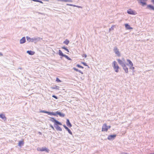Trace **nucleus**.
Instances as JSON below:
<instances>
[{"label": "nucleus", "mask_w": 154, "mask_h": 154, "mask_svg": "<svg viewBox=\"0 0 154 154\" xmlns=\"http://www.w3.org/2000/svg\"><path fill=\"white\" fill-rule=\"evenodd\" d=\"M27 40L29 42H34L36 43L39 41H40L42 39V38L38 37H35L33 38H30L29 37L26 36Z\"/></svg>", "instance_id": "nucleus-1"}, {"label": "nucleus", "mask_w": 154, "mask_h": 154, "mask_svg": "<svg viewBox=\"0 0 154 154\" xmlns=\"http://www.w3.org/2000/svg\"><path fill=\"white\" fill-rule=\"evenodd\" d=\"M112 65L115 71L116 72H119V67L116 61H114L112 63Z\"/></svg>", "instance_id": "nucleus-2"}, {"label": "nucleus", "mask_w": 154, "mask_h": 154, "mask_svg": "<svg viewBox=\"0 0 154 154\" xmlns=\"http://www.w3.org/2000/svg\"><path fill=\"white\" fill-rule=\"evenodd\" d=\"M110 126H107L106 124H103L102 126V131H107L108 129L110 128Z\"/></svg>", "instance_id": "nucleus-3"}, {"label": "nucleus", "mask_w": 154, "mask_h": 154, "mask_svg": "<svg viewBox=\"0 0 154 154\" xmlns=\"http://www.w3.org/2000/svg\"><path fill=\"white\" fill-rule=\"evenodd\" d=\"M113 51L117 56L119 57L120 56V53L119 51V50L116 47H114L113 49Z\"/></svg>", "instance_id": "nucleus-4"}, {"label": "nucleus", "mask_w": 154, "mask_h": 154, "mask_svg": "<svg viewBox=\"0 0 154 154\" xmlns=\"http://www.w3.org/2000/svg\"><path fill=\"white\" fill-rule=\"evenodd\" d=\"M37 149L38 151H46L47 152H48L49 150L46 147H38L37 148Z\"/></svg>", "instance_id": "nucleus-5"}, {"label": "nucleus", "mask_w": 154, "mask_h": 154, "mask_svg": "<svg viewBox=\"0 0 154 154\" xmlns=\"http://www.w3.org/2000/svg\"><path fill=\"white\" fill-rule=\"evenodd\" d=\"M117 60L118 61L119 63L122 66V67L125 65V60H122L119 59H117Z\"/></svg>", "instance_id": "nucleus-6"}, {"label": "nucleus", "mask_w": 154, "mask_h": 154, "mask_svg": "<svg viewBox=\"0 0 154 154\" xmlns=\"http://www.w3.org/2000/svg\"><path fill=\"white\" fill-rule=\"evenodd\" d=\"M116 136V134L110 135L108 136V139L109 140H112L115 139Z\"/></svg>", "instance_id": "nucleus-7"}, {"label": "nucleus", "mask_w": 154, "mask_h": 154, "mask_svg": "<svg viewBox=\"0 0 154 154\" xmlns=\"http://www.w3.org/2000/svg\"><path fill=\"white\" fill-rule=\"evenodd\" d=\"M139 3H140L143 5L146 4V0H138Z\"/></svg>", "instance_id": "nucleus-8"}, {"label": "nucleus", "mask_w": 154, "mask_h": 154, "mask_svg": "<svg viewBox=\"0 0 154 154\" xmlns=\"http://www.w3.org/2000/svg\"><path fill=\"white\" fill-rule=\"evenodd\" d=\"M26 42V38L25 37H23L20 40V44H23Z\"/></svg>", "instance_id": "nucleus-9"}, {"label": "nucleus", "mask_w": 154, "mask_h": 154, "mask_svg": "<svg viewBox=\"0 0 154 154\" xmlns=\"http://www.w3.org/2000/svg\"><path fill=\"white\" fill-rule=\"evenodd\" d=\"M127 13L129 14H135V12L131 9H129L127 11Z\"/></svg>", "instance_id": "nucleus-10"}, {"label": "nucleus", "mask_w": 154, "mask_h": 154, "mask_svg": "<svg viewBox=\"0 0 154 154\" xmlns=\"http://www.w3.org/2000/svg\"><path fill=\"white\" fill-rule=\"evenodd\" d=\"M64 128L68 131L69 133L71 135H72V133L71 130L67 127L65 125H63Z\"/></svg>", "instance_id": "nucleus-11"}, {"label": "nucleus", "mask_w": 154, "mask_h": 154, "mask_svg": "<svg viewBox=\"0 0 154 154\" xmlns=\"http://www.w3.org/2000/svg\"><path fill=\"white\" fill-rule=\"evenodd\" d=\"M125 26L127 29H132V28L130 27V26L127 23L125 24Z\"/></svg>", "instance_id": "nucleus-12"}, {"label": "nucleus", "mask_w": 154, "mask_h": 154, "mask_svg": "<svg viewBox=\"0 0 154 154\" xmlns=\"http://www.w3.org/2000/svg\"><path fill=\"white\" fill-rule=\"evenodd\" d=\"M126 73H128V69L127 67L126 66V65L122 67Z\"/></svg>", "instance_id": "nucleus-13"}, {"label": "nucleus", "mask_w": 154, "mask_h": 154, "mask_svg": "<svg viewBox=\"0 0 154 154\" xmlns=\"http://www.w3.org/2000/svg\"><path fill=\"white\" fill-rule=\"evenodd\" d=\"M66 123L67 126L69 127H71L72 126L69 120L68 119H67Z\"/></svg>", "instance_id": "nucleus-14"}, {"label": "nucleus", "mask_w": 154, "mask_h": 154, "mask_svg": "<svg viewBox=\"0 0 154 154\" xmlns=\"http://www.w3.org/2000/svg\"><path fill=\"white\" fill-rule=\"evenodd\" d=\"M0 118H2L4 121H5L6 119V117H5V116L3 114H0Z\"/></svg>", "instance_id": "nucleus-15"}, {"label": "nucleus", "mask_w": 154, "mask_h": 154, "mask_svg": "<svg viewBox=\"0 0 154 154\" xmlns=\"http://www.w3.org/2000/svg\"><path fill=\"white\" fill-rule=\"evenodd\" d=\"M56 112V114H57L59 115L60 116L64 117L65 116L64 114L63 113H62L60 112Z\"/></svg>", "instance_id": "nucleus-16"}, {"label": "nucleus", "mask_w": 154, "mask_h": 154, "mask_svg": "<svg viewBox=\"0 0 154 154\" xmlns=\"http://www.w3.org/2000/svg\"><path fill=\"white\" fill-rule=\"evenodd\" d=\"M26 52L30 55H33L34 54V52L31 51H27Z\"/></svg>", "instance_id": "nucleus-17"}, {"label": "nucleus", "mask_w": 154, "mask_h": 154, "mask_svg": "<svg viewBox=\"0 0 154 154\" xmlns=\"http://www.w3.org/2000/svg\"><path fill=\"white\" fill-rule=\"evenodd\" d=\"M55 128H56V129L57 130L59 131H62V129L60 127L58 126V125L56 126H55Z\"/></svg>", "instance_id": "nucleus-18"}, {"label": "nucleus", "mask_w": 154, "mask_h": 154, "mask_svg": "<svg viewBox=\"0 0 154 154\" xmlns=\"http://www.w3.org/2000/svg\"><path fill=\"white\" fill-rule=\"evenodd\" d=\"M53 89H57L59 90V87L57 85H55L51 87Z\"/></svg>", "instance_id": "nucleus-19"}, {"label": "nucleus", "mask_w": 154, "mask_h": 154, "mask_svg": "<svg viewBox=\"0 0 154 154\" xmlns=\"http://www.w3.org/2000/svg\"><path fill=\"white\" fill-rule=\"evenodd\" d=\"M54 123L56 126L58 125H62V124L60 122H59L56 120Z\"/></svg>", "instance_id": "nucleus-20"}, {"label": "nucleus", "mask_w": 154, "mask_h": 154, "mask_svg": "<svg viewBox=\"0 0 154 154\" xmlns=\"http://www.w3.org/2000/svg\"><path fill=\"white\" fill-rule=\"evenodd\" d=\"M49 115H53L54 116H56V114L54 113L53 112H48V113Z\"/></svg>", "instance_id": "nucleus-21"}, {"label": "nucleus", "mask_w": 154, "mask_h": 154, "mask_svg": "<svg viewBox=\"0 0 154 154\" xmlns=\"http://www.w3.org/2000/svg\"><path fill=\"white\" fill-rule=\"evenodd\" d=\"M147 7L149 9H152L154 10V7L151 5H149L147 6Z\"/></svg>", "instance_id": "nucleus-22"}, {"label": "nucleus", "mask_w": 154, "mask_h": 154, "mask_svg": "<svg viewBox=\"0 0 154 154\" xmlns=\"http://www.w3.org/2000/svg\"><path fill=\"white\" fill-rule=\"evenodd\" d=\"M127 62L129 63V64L131 66H133V64L132 62L129 60H127Z\"/></svg>", "instance_id": "nucleus-23"}, {"label": "nucleus", "mask_w": 154, "mask_h": 154, "mask_svg": "<svg viewBox=\"0 0 154 154\" xmlns=\"http://www.w3.org/2000/svg\"><path fill=\"white\" fill-rule=\"evenodd\" d=\"M23 142L22 141H20L18 143V146H21L23 145Z\"/></svg>", "instance_id": "nucleus-24"}, {"label": "nucleus", "mask_w": 154, "mask_h": 154, "mask_svg": "<svg viewBox=\"0 0 154 154\" xmlns=\"http://www.w3.org/2000/svg\"><path fill=\"white\" fill-rule=\"evenodd\" d=\"M73 69H74V70H75L76 71L78 72H80V73H82V74H83V72H82L81 70H79V69H76V68H74Z\"/></svg>", "instance_id": "nucleus-25"}, {"label": "nucleus", "mask_w": 154, "mask_h": 154, "mask_svg": "<svg viewBox=\"0 0 154 154\" xmlns=\"http://www.w3.org/2000/svg\"><path fill=\"white\" fill-rule=\"evenodd\" d=\"M59 54L60 55L63 57L64 56V55L63 54V53L60 50H59Z\"/></svg>", "instance_id": "nucleus-26"}, {"label": "nucleus", "mask_w": 154, "mask_h": 154, "mask_svg": "<svg viewBox=\"0 0 154 154\" xmlns=\"http://www.w3.org/2000/svg\"><path fill=\"white\" fill-rule=\"evenodd\" d=\"M69 43V41L67 39L66 40L63 42V43L66 45H68Z\"/></svg>", "instance_id": "nucleus-27"}, {"label": "nucleus", "mask_w": 154, "mask_h": 154, "mask_svg": "<svg viewBox=\"0 0 154 154\" xmlns=\"http://www.w3.org/2000/svg\"><path fill=\"white\" fill-rule=\"evenodd\" d=\"M50 120V121L54 123L56 120L54 118H51Z\"/></svg>", "instance_id": "nucleus-28"}, {"label": "nucleus", "mask_w": 154, "mask_h": 154, "mask_svg": "<svg viewBox=\"0 0 154 154\" xmlns=\"http://www.w3.org/2000/svg\"><path fill=\"white\" fill-rule=\"evenodd\" d=\"M63 57H65L68 60H71L70 58L69 57L67 56L66 55L64 54Z\"/></svg>", "instance_id": "nucleus-29"}, {"label": "nucleus", "mask_w": 154, "mask_h": 154, "mask_svg": "<svg viewBox=\"0 0 154 154\" xmlns=\"http://www.w3.org/2000/svg\"><path fill=\"white\" fill-rule=\"evenodd\" d=\"M62 48L63 49H64V50H65L66 51L68 52H69V50H68V49H67V48H66L65 47H63Z\"/></svg>", "instance_id": "nucleus-30"}, {"label": "nucleus", "mask_w": 154, "mask_h": 154, "mask_svg": "<svg viewBox=\"0 0 154 154\" xmlns=\"http://www.w3.org/2000/svg\"><path fill=\"white\" fill-rule=\"evenodd\" d=\"M77 66L78 67L80 68H81L82 69H83L84 68V67L83 66H82L79 64L77 65Z\"/></svg>", "instance_id": "nucleus-31"}, {"label": "nucleus", "mask_w": 154, "mask_h": 154, "mask_svg": "<svg viewBox=\"0 0 154 154\" xmlns=\"http://www.w3.org/2000/svg\"><path fill=\"white\" fill-rule=\"evenodd\" d=\"M41 112L45 113H48V112L45 110H42Z\"/></svg>", "instance_id": "nucleus-32"}, {"label": "nucleus", "mask_w": 154, "mask_h": 154, "mask_svg": "<svg viewBox=\"0 0 154 154\" xmlns=\"http://www.w3.org/2000/svg\"><path fill=\"white\" fill-rule=\"evenodd\" d=\"M113 27H114V26H112L111 27V28L109 29V31H110L111 30H113L114 29Z\"/></svg>", "instance_id": "nucleus-33"}, {"label": "nucleus", "mask_w": 154, "mask_h": 154, "mask_svg": "<svg viewBox=\"0 0 154 154\" xmlns=\"http://www.w3.org/2000/svg\"><path fill=\"white\" fill-rule=\"evenodd\" d=\"M130 69L133 70L134 69V67H133V66H130Z\"/></svg>", "instance_id": "nucleus-34"}, {"label": "nucleus", "mask_w": 154, "mask_h": 154, "mask_svg": "<svg viewBox=\"0 0 154 154\" xmlns=\"http://www.w3.org/2000/svg\"><path fill=\"white\" fill-rule=\"evenodd\" d=\"M82 63L85 66H88L87 64L84 62H82Z\"/></svg>", "instance_id": "nucleus-35"}, {"label": "nucleus", "mask_w": 154, "mask_h": 154, "mask_svg": "<svg viewBox=\"0 0 154 154\" xmlns=\"http://www.w3.org/2000/svg\"><path fill=\"white\" fill-rule=\"evenodd\" d=\"M56 81L58 82H60L61 81L58 78H57L56 79Z\"/></svg>", "instance_id": "nucleus-36"}, {"label": "nucleus", "mask_w": 154, "mask_h": 154, "mask_svg": "<svg viewBox=\"0 0 154 154\" xmlns=\"http://www.w3.org/2000/svg\"><path fill=\"white\" fill-rule=\"evenodd\" d=\"M83 57H84L85 58H86L87 57V55L85 54H84L82 55Z\"/></svg>", "instance_id": "nucleus-37"}, {"label": "nucleus", "mask_w": 154, "mask_h": 154, "mask_svg": "<svg viewBox=\"0 0 154 154\" xmlns=\"http://www.w3.org/2000/svg\"><path fill=\"white\" fill-rule=\"evenodd\" d=\"M52 97H54V98H55L56 99H57V96H55V95H53L52 96Z\"/></svg>", "instance_id": "nucleus-38"}, {"label": "nucleus", "mask_w": 154, "mask_h": 154, "mask_svg": "<svg viewBox=\"0 0 154 154\" xmlns=\"http://www.w3.org/2000/svg\"><path fill=\"white\" fill-rule=\"evenodd\" d=\"M58 1L61 2H65V0H57Z\"/></svg>", "instance_id": "nucleus-39"}, {"label": "nucleus", "mask_w": 154, "mask_h": 154, "mask_svg": "<svg viewBox=\"0 0 154 154\" xmlns=\"http://www.w3.org/2000/svg\"><path fill=\"white\" fill-rule=\"evenodd\" d=\"M32 1H33L34 2H40V0H32Z\"/></svg>", "instance_id": "nucleus-40"}, {"label": "nucleus", "mask_w": 154, "mask_h": 154, "mask_svg": "<svg viewBox=\"0 0 154 154\" xmlns=\"http://www.w3.org/2000/svg\"><path fill=\"white\" fill-rule=\"evenodd\" d=\"M72 5V4H66V5L71 6Z\"/></svg>", "instance_id": "nucleus-41"}, {"label": "nucleus", "mask_w": 154, "mask_h": 154, "mask_svg": "<svg viewBox=\"0 0 154 154\" xmlns=\"http://www.w3.org/2000/svg\"><path fill=\"white\" fill-rule=\"evenodd\" d=\"M3 56V54L2 53L0 52V56Z\"/></svg>", "instance_id": "nucleus-42"}, {"label": "nucleus", "mask_w": 154, "mask_h": 154, "mask_svg": "<svg viewBox=\"0 0 154 154\" xmlns=\"http://www.w3.org/2000/svg\"><path fill=\"white\" fill-rule=\"evenodd\" d=\"M76 7H78V8H82V7L78 6H77V5H76Z\"/></svg>", "instance_id": "nucleus-43"}, {"label": "nucleus", "mask_w": 154, "mask_h": 154, "mask_svg": "<svg viewBox=\"0 0 154 154\" xmlns=\"http://www.w3.org/2000/svg\"><path fill=\"white\" fill-rule=\"evenodd\" d=\"M69 0H65V2H69Z\"/></svg>", "instance_id": "nucleus-44"}, {"label": "nucleus", "mask_w": 154, "mask_h": 154, "mask_svg": "<svg viewBox=\"0 0 154 154\" xmlns=\"http://www.w3.org/2000/svg\"><path fill=\"white\" fill-rule=\"evenodd\" d=\"M51 127L53 129H54V127L52 126V125H51Z\"/></svg>", "instance_id": "nucleus-45"}, {"label": "nucleus", "mask_w": 154, "mask_h": 154, "mask_svg": "<svg viewBox=\"0 0 154 154\" xmlns=\"http://www.w3.org/2000/svg\"><path fill=\"white\" fill-rule=\"evenodd\" d=\"M40 2L41 3H43V2L41 1H40V2Z\"/></svg>", "instance_id": "nucleus-46"}, {"label": "nucleus", "mask_w": 154, "mask_h": 154, "mask_svg": "<svg viewBox=\"0 0 154 154\" xmlns=\"http://www.w3.org/2000/svg\"><path fill=\"white\" fill-rule=\"evenodd\" d=\"M69 2H72V0H69Z\"/></svg>", "instance_id": "nucleus-47"}, {"label": "nucleus", "mask_w": 154, "mask_h": 154, "mask_svg": "<svg viewBox=\"0 0 154 154\" xmlns=\"http://www.w3.org/2000/svg\"><path fill=\"white\" fill-rule=\"evenodd\" d=\"M72 6H73V7H76V5H73Z\"/></svg>", "instance_id": "nucleus-48"}, {"label": "nucleus", "mask_w": 154, "mask_h": 154, "mask_svg": "<svg viewBox=\"0 0 154 154\" xmlns=\"http://www.w3.org/2000/svg\"><path fill=\"white\" fill-rule=\"evenodd\" d=\"M152 1L153 2V3L154 4V0H152Z\"/></svg>", "instance_id": "nucleus-49"}, {"label": "nucleus", "mask_w": 154, "mask_h": 154, "mask_svg": "<svg viewBox=\"0 0 154 154\" xmlns=\"http://www.w3.org/2000/svg\"><path fill=\"white\" fill-rule=\"evenodd\" d=\"M38 133H39V134H41V133L40 132H38Z\"/></svg>", "instance_id": "nucleus-50"}, {"label": "nucleus", "mask_w": 154, "mask_h": 154, "mask_svg": "<svg viewBox=\"0 0 154 154\" xmlns=\"http://www.w3.org/2000/svg\"><path fill=\"white\" fill-rule=\"evenodd\" d=\"M125 60L124 58L122 59V60Z\"/></svg>", "instance_id": "nucleus-51"}, {"label": "nucleus", "mask_w": 154, "mask_h": 154, "mask_svg": "<svg viewBox=\"0 0 154 154\" xmlns=\"http://www.w3.org/2000/svg\"><path fill=\"white\" fill-rule=\"evenodd\" d=\"M73 5L72 4L71 6H73Z\"/></svg>", "instance_id": "nucleus-52"}, {"label": "nucleus", "mask_w": 154, "mask_h": 154, "mask_svg": "<svg viewBox=\"0 0 154 154\" xmlns=\"http://www.w3.org/2000/svg\"><path fill=\"white\" fill-rule=\"evenodd\" d=\"M154 154V153H151V154Z\"/></svg>", "instance_id": "nucleus-53"}]
</instances>
